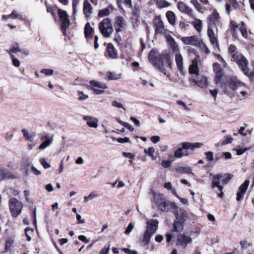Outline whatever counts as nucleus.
Instances as JSON below:
<instances>
[{
  "label": "nucleus",
  "mask_w": 254,
  "mask_h": 254,
  "mask_svg": "<svg viewBox=\"0 0 254 254\" xmlns=\"http://www.w3.org/2000/svg\"><path fill=\"white\" fill-rule=\"evenodd\" d=\"M150 139L153 143H156L160 141V138L159 136L154 135L151 137Z\"/></svg>",
  "instance_id": "obj_63"
},
{
  "label": "nucleus",
  "mask_w": 254,
  "mask_h": 254,
  "mask_svg": "<svg viewBox=\"0 0 254 254\" xmlns=\"http://www.w3.org/2000/svg\"><path fill=\"white\" fill-rule=\"evenodd\" d=\"M206 158L208 161H212L214 160L213 153L211 151H207L204 153Z\"/></svg>",
  "instance_id": "obj_49"
},
{
  "label": "nucleus",
  "mask_w": 254,
  "mask_h": 254,
  "mask_svg": "<svg viewBox=\"0 0 254 254\" xmlns=\"http://www.w3.org/2000/svg\"><path fill=\"white\" fill-rule=\"evenodd\" d=\"M221 87L225 93L235 96L240 100L244 99L248 96L246 84L236 77L228 78Z\"/></svg>",
  "instance_id": "obj_1"
},
{
  "label": "nucleus",
  "mask_w": 254,
  "mask_h": 254,
  "mask_svg": "<svg viewBox=\"0 0 254 254\" xmlns=\"http://www.w3.org/2000/svg\"><path fill=\"white\" fill-rule=\"evenodd\" d=\"M60 20L62 22V28L63 30H65L69 25V16L65 11L60 9L58 11Z\"/></svg>",
  "instance_id": "obj_14"
},
{
  "label": "nucleus",
  "mask_w": 254,
  "mask_h": 254,
  "mask_svg": "<svg viewBox=\"0 0 254 254\" xmlns=\"http://www.w3.org/2000/svg\"><path fill=\"white\" fill-rule=\"evenodd\" d=\"M183 149H190L194 150L196 148H200L203 145L201 143L195 142L191 143L190 142H184L181 143Z\"/></svg>",
  "instance_id": "obj_20"
},
{
  "label": "nucleus",
  "mask_w": 254,
  "mask_h": 254,
  "mask_svg": "<svg viewBox=\"0 0 254 254\" xmlns=\"http://www.w3.org/2000/svg\"><path fill=\"white\" fill-rule=\"evenodd\" d=\"M166 16L169 23L172 25H174L176 23V17L174 12L168 11L166 12Z\"/></svg>",
  "instance_id": "obj_35"
},
{
  "label": "nucleus",
  "mask_w": 254,
  "mask_h": 254,
  "mask_svg": "<svg viewBox=\"0 0 254 254\" xmlns=\"http://www.w3.org/2000/svg\"><path fill=\"white\" fill-rule=\"evenodd\" d=\"M11 58L12 59V64L15 67H19L20 64V61L14 57L13 55H11Z\"/></svg>",
  "instance_id": "obj_57"
},
{
  "label": "nucleus",
  "mask_w": 254,
  "mask_h": 254,
  "mask_svg": "<svg viewBox=\"0 0 254 254\" xmlns=\"http://www.w3.org/2000/svg\"><path fill=\"white\" fill-rule=\"evenodd\" d=\"M117 141L119 143H123L129 142V139L127 137H126L125 138H117Z\"/></svg>",
  "instance_id": "obj_62"
},
{
  "label": "nucleus",
  "mask_w": 254,
  "mask_h": 254,
  "mask_svg": "<svg viewBox=\"0 0 254 254\" xmlns=\"http://www.w3.org/2000/svg\"><path fill=\"white\" fill-rule=\"evenodd\" d=\"M177 7L181 12L188 14L192 18H194L195 15L193 14V10L185 3L182 1L179 2Z\"/></svg>",
  "instance_id": "obj_15"
},
{
  "label": "nucleus",
  "mask_w": 254,
  "mask_h": 254,
  "mask_svg": "<svg viewBox=\"0 0 254 254\" xmlns=\"http://www.w3.org/2000/svg\"><path fill=\"white\" fill-rule=\"evenodd\" d=\"M176 215V221L181 222L183 224L187 220L188 217L187 212L182 209L177 210L175 212Z\"/></svg>",
  "instance_id": "obj_19"
},
{
  "label": "nucleus",
  "mask_w": 254,
  "mask_h": 254,
  "mask_svg": "<svg viewBox=\"0 0 254 254\" xmlns=\"http://www.w3.org/2000/svg\"><path fill=\"white\" fill-rule=\"evenodd\" d=\"M133 228V225L132 223H129L127 227V228L125 233L127 235H129L130 233L132 231Z\"/></svg>",
  "instance_id": "obj_59"
},
{
  "label": "nucleus",
  "mask_w": 254,
  "mask_h": 254,
  "mask_svg": "<svg viewBox=\"0 0 254 254\" xmlns=\"http://www.w3.org/2000/svg\"><path fill=\"white\" fill-rule=\"evenodd\" d=\"M41 72L47 76H50L53 74L54 70L52 69H43L41 70Z\"/></svg>",
  "instance_id": "obj_50"
},
{
  "label": "nucleus",
  "mask_w": 254,
  "mask_h": 254,
  "mask_svg": "<svg viewBox=\"0 0 254 254\" xmlns=\"http://www.w3.org/2000/svg\"><path fill=\"white\" fill-rule=\"evenodd\" d=\"M94 30L91 26L90 23L87 22L84 27V35L87 41L91 40L93 38Z\"/></svg>",
  "instance_id": "obj_25"
},
{
  "label": "nucleus",
  "mask_w": 254,
  "mask_h": 254,
  "mask_svg": "<svg viewBox=\"0 0 254 254\" xmlns=\"http://www.w3.org/2000/svg\"><path fill=\"white\" fill-rule=\"evenodd\" d=\"M154 201L158 208L162 211H168L171 209H177V207L175 203L167 201L163 194H155Z\"/></svg>",
  "instance_id": "obj_3"
},
{
  "label": "nucleus",
  "mask_w": 254,
  "mask_h": 254,
  "mask_svg": "<svg viewBox=\"0 0 254 254\" xmlns=\"http://www.w3.org/2000/svg\"><path fill=\"white\" fill-rule=\"evenodd\" d=\"M110 14V11L109 8H106L104 9H100L98 11V15L100 17H103L108 16Z\"/></svg>",
  "instance_id": "obj_38"
},
{
  "label": "nucleus",
  "mask_w": 254,
  "mask_h": 254,
  "mask_svg": "<svg viewBox=\"0 0 254 254\" xmlns=\"http://www.w3.org/2000/svg\"><path fill=\"white\" fill-rule=\"evenodd\" d=\"M157 5L159 7H167L170 5V3L164 0H158Z\"/></svg>",
  "instance_id": "obj_45"
},
{
  "label": "nucleus",
  "mask_w": 254,
  "mask_h": 254,
  "mask_svg": "<svg viewBox=\"0 0 254 254\" xmlns=\"http://www.w3.org/2000/svg\"><path fill=\"white\" fill-rule=\"evenodd\" d=\"M21 51L17 43H14L11 45V48L7 52L8 53H16Z\"/></svg>",
  "instance_id": "obj_39"
},
{
  "label": "nucleus",
  "mask_w": 254,
  "mask_h": 254,
  "mask_svg": "<svg viewBox=\"0 0 254 254\" xmlns=\"http://www.w3.org/2000/svg\"><path fill=\"white\" fill-rule=\"evenodd\" d=\"M83 119L86 121L87 125L90 127L97 128L98 127V120L97 118L93 116H85Z\"/></svg>",
  "instance_id": "obj_22"
},
{
  "label": "nucleus",
  "mask_w": 254,
  "mask_h": 254,
  "mask_svg": "<svg viewBox=\"0 0 254 254\" xmlns=\"http://www.w3.org/2000/svg\"><path fill=\"white\" fill-rule=\"evenodd\" d=\"M184 229V224L178 222L177 221H175L173 223V232H176L178 233H181L183 231Z\"/></svg>",
  "instance_id": "obj_33"
},
{
  "label": "nucleus",
  "mask_w": 254,
  "mask_h": 254,
  "mask_svg": "<svg viewBox=\"0 0 254 254\" xmlns=\"http://www.w3.org/2000/svg\"><path fill=\"white\" fill-rule=\"evenodd\" d=\"M175 170L179 174H187L194 175V174L192 172L191 168L188 166H178L176 168Z\"/></svg>",
  "instance_id": "obj_27"
},
{
  "label": "nucleus",
  "mask_w": 254,
  "mask_h": 254,
  "mask_svg": "<svg viewBox=\"0 0 254 254\" xmlns=\"http://www.w3.org/2000/svg\"><path fill=\"white\" fill-rule=\"evenodd\" d=\"M42 139H46V140L43 142L39 146V148L40 149H44L46 148L47 147L50 145L51 142L53 140V138L52 136H50L49 134L45 133L42 135Z\"/></svg>",
  "instance_id": "obj_24"
},
{
  "label": "nucleus",
  "mask_w": 254,
  "mask_h": 254,
  "mask_svg": "<svg viewBox=\"0 0 254 254\" xmlns=\"http://www.w3.org/2000/svg\"><path fill=\"white\" fill-rule=\"evenodd\" d=\"M112 105L114 107H116L117 108H122L123 109H124V110H125V107H124L123 105H122V104H121L119 102H118L117 101H113L112 102Z\"/></svg>",
  "instance_id": "obj_56"
},
{
  "label": "nucleus",
  "mask_w": 254,
  "mask_h": 254,
  "mask_svg": "<svg viewBox=\"0 0 254 254\" xmlns=\"http://www.w3.org/2000/svg\"><path fill=\"white\" fill-rule=\"evenodd\" d=\"M193 81L198 87L202 88L206 87L207 85L206 77L199 74L193 76Z\"/></svg>",
  "instance_id": "obj_13"
},
{
  "label": "nucleus",
  "mask_w": 254,
  "mask_h": 254,
  "mask_svg": "<svg viewBox=\"0 0 254 254\" xmlns=\"http://www.w3.org/2000/svg\"><path fill=\"white\" fill-rule=\"evenodd\" d=\"M240 68L251 81H254V67H251L249 66L248 61L241 66Z\"/></svg>",
  "instance_id": "obj_12"
},
{
  "label": "nucleus",
  "mask_w": 254,
  "mask_h": 254,
  "mask_svg": "<svg viewBox=\"0 0 254 254\" xmlns=\"http://www.w3.org/2000/svg\"><path fill=\"white\" fill-rule=\"evenodd\" d=\"M190 2L197 10L199 12L201 11L202 7L197 0H191Z\"/></svg>",
  "instance_id": "obj_46"
},
{
  "label": "nucleus",
  "mask_w": 254,
  "mask_h": 254,
  "mask_svg": "<svg viewBox=\"0 0 254 254\" xmlns=\"http://www.w3.org/2000/svg\"><path fill=\"white\" fill-rule=\"evenodd\" d=\"M13 244V241L11 239H8L6 240L5 244V251L4 252L6 253L10 250L11 247Z\"/></svg>",
  "instance_id": "obj_40"
},
{
  "label": "nucleus",
  "mask_w": 254,
  "mask_h": 254,
  "mask_svg": "<svg viewBox=\"0 0 254 254\" xmlns=\"http://www.w3.org/2000/svg\"><path fill=\"white\" fill-rule=\"evenodd\" d=\"M118 3H124L129 7L132 6L131 0H117Z\"/></svg>",
  "instance_id": "obj_55"
},
{
  "label": "nucleus",
  "mask_w": 254,
  "mask_h": 254,
  "mask_svg": "<svg viewBox=\"0 0 254 254\" xmlns=\"http://www.w3.org/2000/svg\"><path fill=\"white\" fill-rule=\"evenodd\" d=\"M89 85H87L89 89L92 90L94 94L100 95L104 93V90L108 87L106 84L96 80H91Z\"/></svg>",
  "instance_id": "obj_7"
},
{
  "label": "nucleus",
  "mask_w": 254,
  "mask_h": 254,
  "mask_svg": "<svg viewBox=\"0 0 254 254\" xmlns=\"http://www.w3.org/2000/svg\"><path fill=\"white\" fill-rule=\"evenodd\" d=\"M40 162L42 165L44 169L49 168L51 166L50 164L46 161V160L44 158H40Z\"/></svg>",
  "instance_id": "obj_51"
},
{
  "label": "nucleus",
  "mask_w": 254,
  "mask_h": 254,
  "mask_svg": "<svg viewBox=\"0 0 254 254\" xmlns=\"http://www.w3.org/2000/svg\"><path fill=\"white\" fill-rule=\"evenodd\" d=\"M106 51L108 55L112 59H115L117 57V51L116 50L113 45L111 43L108 44Z\"/></svg>",
  "instance_id": "obj_28"
},
{
  "label": "nucleus",
  "mask_w": 254,
  "mask_h": 254,
  "mask_svg": "<svg viewBox=\"0 0 254 254\" xmlns=\"http://www.w3.org/2000/svg\"><path fill=\"white\" fill-rule=\"evenodd\" d=\"M148 59L153 64L155 68H158L168 77L170 76V73L166 71L167 68H172V62L169 54L165 53L157 56L151 51L149 53Z\"/></svg>",
  "instance_id": "obj_2"
},
{
  "label": "nucleus",
  "mask_w": 254,
  "mask_h": 254,
  "mask_svg": "<svg viewBox=\"0 0 254 254\" xmlns=\"http://www.w3.org/2000/svg\"><path fill=\"white\" fill-rule=\"evenodd\" d=\"M98 194L96 193L95 192H91L89 195L84 196V201L86 202L88 200H92L94 198L98 196Z\"/></svg>",
  "instance_id": "obj_42"
},
{
  "label": "nucleus",
  "mask_w": 254,
  "mask_h": 254,
  "mask_svg": "<svg viewBox=\"0 0 254 254\" xmlns=\"http://www.w3.org/2000/svg\"><path fill=\"white\" fill-rule=\"evenodd\" d=\"M182 41L185 45H190L196 47H200L201 42L199 40L197 36L184 37L182 38Z\"/></svg>",
  "instance_id": "obj_9"
},
{
  "label": "nucleus",
  "mask_w": 254,
  "mask_h": 254,
  "mask_svg": "<svg viewBox=\"0 0 254 254\" xmlns=\"http://www.w3.org/2000/svg\"><path fill=\"white\" fill-rule=\"evenodd\" d=\"M223 176H224L223 178L221 179V183H222L223 184H226L231 179L230 175L225 174Z\"/></svg>",
  "instance_id": "obj_54"
},
{
  "label": "nucleus",
  "mask_w": 254,
  "mask_h": 254,
  "mask_svg": "<svg viewBox=\"0 0 254 254\" xmlns=\"http://www.w3.org/2000/svg\"><path fill=\"white\" fill-rule=\"evenodd\" d=\"M107 80H117L119 79L121 74H118L114 72H108L106 73Z\"/></svg>",
  "instance_id": "obj_36"
},
{
  "label": "nucleus",
  "mask_w": 254,
  "mask_h": 254,
  "mask_svg": "<svg viewBox=\"0 0 254 254\" xmlns=\"http://www.w3.org/2000/svg\"><path fill=\"white\" fill-rule=\"evenodd\" d=\"M184 150V149H183L182 147L181 148L178 149L174 153V156L176 158H180L183 155H187V154H185V152L183 151Z\"/></svg>",
  "instance_id": "obj_41"
},
{
  "label": "nucleus",
  "mask_w": 254,
  "mask_h": 254,
  "mask_svg": "<svg viewBox=\"0 0 254 254\" xmlns=\"http://www.w3.org/2000/svg\"><path fill=\"white\" fill-rule=\"evenodd\" d=\"M22 132L26 139L30 141H32L33 135L31 134H29L27 130L23 129L22 130Z\"/></svg>",
  "instance_id": "obj_44"
},
{
  "label": "nucleus",
  "mask_w": 254,
  "mask_h": 254,
  "mask_svg": "<svg viewBox=\"0 0 254 254\" xmlns=\"http://www.w3.org/2000/svg\"><path fill=\"white\" fill-rule=\"evenodd\" d=\"M166 38L167 42H168L173 51L175 52H178L179 51V47L177 43L175 42V40L171 36H167Z\"/></svg>",
  "instance_id": "obj_30"
},
{
  "label": "nucleus",
  "mask_w": 254,
  "mask_h": 254,
  "mask_svg": "<svg viewBox=\"0 0 254 254\" xmlns=\"http://www.w3.org/2000/svg\"><path fill=\"white\" fill-rule=\"evenodd\" d=\"M192 242V239L190 236L188 235L187 233H184L177 236L176 245L186 249L187 246L190 244Z\"/></svg>",
  "instance_id": "obj_8"
},
{
  "label": "nucleus",
  "mask_w": 254,
  "mask_h": 254,
  "mask_svg": "<svg viewBox=\"0 0 254 254\" xmlns=\"http://www.w3.org/2000/svg\"><path fill=\"white\" fill-rule=\"evenodd\" d=\"M11 17L12 19H19L20 20H23L22 15L20 14L17 11L13 10L12 13L10 14Z\"/></svg>",
  "instance_id": "obj_47"
},
{
  "label": "nucleus",
  "mask_w": 254,
  "mask_h": 254,
  "mask_svg": "<svg viewBox=\"0 0 254 254\" xmlns=\"http://www.w3.org/2000/svg\"><path fill=\"white\" fill-rule=\"evenodd\" d=\"M171 162L169 160L163 161L161 163L162 167L164 168H167L171 166Z\"/></svg>",
  "instance_id": "obj_60"
},
{
  "label": "nucleus",
  "mask_w": 254,
  "mask_h": 254,
  "mask_svg": "<svg viewBox=\"0 0 254 254\" xmlns=\"http://www.w3.org/2000/svg\"><path fill=\"white\" fill-rule=\"evenodd\" d=\"M210 176L212 177V188L214 189L217 187L220 191H222L223 187L220 185L221 182V179L223 178V176L221 174L212 175L210 174Z\"/></svg>",
  "instance_id": "obj_16"
},
{
  "label": "nucleus",
  "mask_w": 254,
  "mask_h": 254,
  "mask_svg": "<svg viewBox=\"0 0 254 254\" xmlns=\"http://www.w3.org/2000/svg\"><path fill=\"white\" fill-rule=\"evenodd\" d=\"M32 164V161L28 158L23 159L22 161V164L24 167H28L30 166Z\"/></svg>",
  "instance_id": "obj_52"
},
{
  "label": "nucleus",
  "mask_w": 254,
  "mask_h": 254,
  "mask_svg": "<svg viewBox=\"0 0 254 254\" xmlns=\"http://www.w3.org/2000/svg\"><path fill=\"white\" fill-rule=\"evenodd\" d=\"M125 25V20L123 17L118 16L116 18L114 26L117 32L122 31Z\"/></svg>",
  "instance_id": "obj_23"
},
{
  "label": "nucleus",
  "mask_w": 254,
  "mask_h": 254,
  "mask_svg": "<svg viewBox=\"0 0 254 254\" xmlns=\"http://www.w3.org/2000/svg\"><path fill=\"white\" fill-rule=\"evenodd\" d=\"M156 30L157 33H164L165 32L164 26L160 18H156L154 20Z\"/></svg>",
  "instance_id": "obj_32"
},
{
  "label": "nucleus",
  "mask_w": 254,
  "mask_h": 254,
  "mask_svg": "<svg viewBox=\"0 0 254 254\" xmlns=\"http://www.w3.org/2000/svg\"><path fill=\"white\" fill-rule=\"evenodd\" d=\"M209 39H210L211 43L212 44V45L214 46V47H218V44L217 39L216 38L215 35L209 37Z\"/></svg>",
  "instance_id": "obj_53"
},
{
  "label": "nucleus",
  "mask_w": 254,
  "mask_h": 254,
  "mask_svg": "<svg viewBox=\"0 0 254 254\" xmlns=\"http://www.w3.org/2000/svg\"><path fill=\"white\" fill-rule=\"evenodd\" d=\"M149 155L153 160H155L157 158L156 156H154V153L155 152V148L153 147H150L147 149Z\"/></svg>",
  "instance_id": "obj_48"
},
{
  "label": "nucleus",
  "mask_w": 254,
  "mask_h": 254,
  "mask_svg": "<svg viewBox=\"0 0 254 254\" xmlns=\"http://www.w3.org/2000/svg\"><path fill=\"white\" fill-rule=\"evenodd\" d=\"M158 222L157 220L151 219L146 223V230L145 231L142 242L145 245L149 244L152 236L154 234L158 229Z\"/></svg>",
  "instance_id": "obj_4"
},
{
  "label": "nucleus",
  "mask_w": 254,
  "mask_h": 254,
  "mask_svg": "<svg viewBox=\"0 0 254 254\" xmlns=\"http://www.w3.org/2000/svg\"><path fill=\"white\" fill-rule=\"evenodd\" d=\"M83 12L87 20L91 19L93 13V7L88 0H84L83 3Z\"/></svg>",
  "instance_id": "obj_10"
},
{
  "label": "nucleus",
  "mask_w": 254,
  "mask_h": 254,
  "mask_svg": "<svg viewBox=\"0 0 254 254\" xmlns=\"http://www.w3.org/2000/svg\"><path fill=\"white\" fill-rule=\"evenodd\" d=\"M99 29L105 38L109 37L113 32V28L110 20L108 18L104 19L98 25Z\"/></svg>",
  "instance_id": "obj_5"
},
{
  "label": "nucleus",
  "mask_w": 254,
  "mask_h": 254,
  "mask_svg": "<svg viewBox=\"0 0 254 254\" xmlns=\"http://www.w3.org/2000/svg\"><path fill=\"white\" fill-rule=\"evenodd\" d=\"M175 62L178 70L180 71H182L183 70V58L181 54L177 53L176 54Z\"/></svg>",
  "instance_id": "obj_31"
},
{
  "label": "nucleus",
  "mask_w": 254,
  "mask_h": 254,
  "mask_svg": "<svg viewBox=\"0 0 254 254\" xmlns=\"http://www.w3.org/2000/svg\"><path fill=\"white\" fill-rule=\"evenodd\" d=\"M233 141V138L230 136H228L223 141V145H226L227 144L230 143Z\"/></svg>",
  "instance_id": "obj_61"
},
{
  "label": "nucleus",
  "mask_w": 254,
  "mask_h": 254,
  "mask_svg": "<svg viewBox=\"0 0 254 254\" xmlns=\"http://www.w3.org/2000/svg\"><path fill=\"white\" fill-rule=\"evenodd\" d=\"M219 19L220 16L219 13L216 10H214L209 17V25L211 26L216 25Z\"/></svg>",
  "instance_id": "obj_26"
},
{
  "label": "nucleus",
  "mask_w": 254,
  "mask_h": 254,
  "mask_svg": "<svg viewBox=\"0 0 254 254\" xmlns=\"http://www.w3.org/2000/svg\"><path fill=\"white\" fill-rule=\"evenodd\" d=\"M109 247H104L100 251V254H108L109 252Z\"/></svg>",
  "instance_id": "obj_64"
},
{
  "label": "nucleus",
  "mask_w": 254,
  "mask_h": 254,
  "mask_svg": "<svg viewBox=\"0 0 254 254\" xmlns=\"http://www.w3.org/2000/svg\"><path fill=\"white\" fill-rule=\"evenodd\" d=\"M194 20L192 22V24L194 26V28L198 32H200L202 29V22L201 21L194 17L193 18Z\"/></svg>",
  "instance_id": "obj_34"
},
{
  "label": "nucleus",
  "mask_w": 254,
  "mask_h": 254,
  "mask_svg": "<svg viewBox=\"0 0 254 254\" xmlns=\"http://www.w3.org/2000/svg\"><path fill=\"white\" fill-rule=\"evenodd\" d=\"M25 231L27 240L28 241H30L31 240L30 235H32L33 232V229L32 228L27 227L25 229Z\"/></svg>",
  "instance_id": "obj_43"
},
{
  "label": "nucleus",
  "mask_w": 254,
  "mask_h": 254,
  "mask_svg": "<svg viewBox=\"0 0 254 254\" xmlns=\"http://www.w3.org/2000/svg\"><path fill=\"white\" fill-rule=\"evenodd\" d=\"M232 59V60L238 64L239 67L248 61L243 55L238 52L233 54Z\"/></svg>",
  "instance_id": "obj_17"
},
{
  "label": "nucleus",
  "mask_w": 254,
  "mask_h": 254,
  "mask_svg": "<svg viewBox=\"0 0 254 254\" xmlns=\"http://www.w3.org/2000/svg\"><path fill=\"white\" fill-rule=\"evenodd\" d=\"M199 61V57L197 56L191 63V64L189 67V72L190 74H194V76L199 74V68L198 67V63Z\"/></svg>",
  "instance_id": "obj_21"
},
{
  "label": "nucleus",
  "mask_w": 254,
  "mask_h": 254,
  "mask_svg": "<svg viewBox=\"0 0 254 254\" xmlns=\"http://www.w3.org/2000/svg\"><path fill=\"white\" fill-rule=\"evenodd\" d=\"M9 206L12 217H16L21 213L23 208L21 201L15 198H12L9 201Z\"/></svg>",
  "instance_id": "obj_6"
},
{
  "label": "nucleus",
  "mask_w": 254,
  "mask_h": 254,
  "mask_svg": "<svg viewBox=\"0 0 254 254\" xmlns=\"http://www.w3.org/2000/svg\"><path fill=\"white\" fill-rule=\"evenodd\" d=\"M215 72V79H216V83L218 84L219 82H220L222 77L223 76L224 73L222 69H219L218 70H216Z\"/></svg>",
  "instance_id": "obj_37"
},
{
  "label": "nucleus",
  "mask_w": 254,
  "mask_h": 254,
  "mask_svg": "<svg viewBox=\"0 0 254 254\" xmlns=\"http://www.w3.org/2000/svg\"><path fill=\"white\" fill-rule=\"evenodd\" d=\"M242 26L240 28V31L241 32V33H242V35L243 36V37H244L245 38H246L248 36L247 31L246 28L244 26H243V25L244 24L243 22H242Z\"/></svg>",
  "instance_id": "obj_58"
},
{
  "label": "nucleus",
  "mask_w": 254,
  "mask_h": 254,
  "mask_svg": "<svg viewBox=\"0 0 254 254\" xmlns=\"http://www.w3.org/2000/svg\"><path fill=\"white\" fill-rule=\"evenodd\" d=\"M249 183V181L246 180L245 182L239 187V191L237 193L236 199L237 201H239L243 199L244 195L248 189Z\"/></svg>",
  "instance_id": "obj_18"
},
{
  "label": "nucleus",
  "mask_w": 254,
  "mask_h": 254,
  "mask_svg": "<svg viewBox=\"0 0 254 254\" xmlns=\"http://www.w3.org/2000/svg\"><path fill=\"white\" fill-rule=\"evenodd\" d=\"M16 176L12 175L11 173L6 171L4 169L0 170V181H2L5 179H15L16 178Z\"/></svg>",
  "instance_id": "obj_29"
},
{
  "label": "nucleus",
  "mask_w": 254,
  "mask_h": 254,
  "mask_svg": "<svg viewBox=\"0 0 254 254\" xmlns=\"http://www.w3.org/2000/svg\"><path fill=\"white\" fill-rule=\"evenodd\" d=\"M240 68L251 81H254V67H251L249 66L248 61L241 66Z\"/></svg>",
  "instance_id": "obj_11"
}]
</instances>
